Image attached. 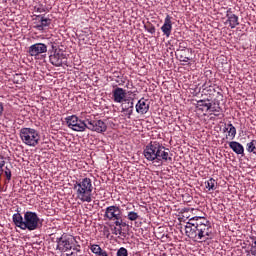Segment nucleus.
Instances as JSON below:
<instances>
[{
    "mask_svg": "<svg viewBox=\"0 0 256 256\" xmlns=\"http://www.w3.org/2000/svg\"><path fill=\"white\" fill-rule=\"evenodd\" d=\"M187 51V47L183 45V43H180L179 49L177 50L178 53H185Z\"/></svg>",
    "mask_w": 256,
    "mask_h": 256,
    "instance_id": "nucleus-37",
    "label": "nucleus"
},
{
    "mask_svg": "<svg viewBox=\"0 0 256 256\" xmlns=\"http://www.w3.org/2000/svg\"><path fill=\"white\" fill-rule=\"evenodd\" d=\"M231 15H234V14H233V11H231V8H229V9L227 10V12H226V17H227V19H228L229 16H231Z\"/></svg>",
    "mask_w": 256,
    "mask_h": 256,
    "instance_id": "nucleus-39",
    "label": "nucleus"
},
{
    "mask_svg": "<svg viewBox=\"0 0 256 256\" xmlns=\"http://www.w3.org/2000/svg\"><path fill=\"white\" fill-rule=\"evenodd\" d=\"M208 91H215V88L211 87L208 89Z\"/></svg>",
    "mask_w": 256,
    "mask_h": 256,
    "instance_id": "nucleus-41",
    "label": "nucleus"
},
{
    "mask_svg": "<svg viewBox=\"0 0 256 256\" xmlns=\"http://www.w3.org/2000/svg\"><path fill=\"white\" fill-rule=\"evenodd\" d=\"M12 221L16 227H19V229L23 230L24 224H25V218H23L19 210H17V213L13 214Z\"/></svg>",
    "mask_w": 256,
    "mask_h": 256,
    "instance_id": "nucleus-17",
    "label": "nucleus"
},
{
    "mask_svg": "<svg viewBox=\"0 0 256 256\" xmlns=\"http://www.w3.org/2000/svg\"><path fill=\"white\" fill-rule=\"evenodd\" d=\"M229 147L236 153V155H242V157L245 155V148L241 145V143L237 141L229 142Z\"/></svg>",
    "mask_w": 256,
    "mask_h": 256,
    "instance_id": "nucleus-16",
    "label": "nucleus"
},
{
    "mask_svg": "<svg viewBox=\"0 0 256 256\" xmlns=\"http://www.w3.org/2000/svg\"><path fill=\"white\" fill-rule=\"evenodd\" d=\"M41 220L39 216L35 212L27 211L24 213V228L23 231L26 229L28 231H35L41 227Z\"/></svg>",
    "mask_w": 256,
    "mask_h": 256,
    "instance_id": "nucleus-6",
    "label": "nucleus"
},
{
    "mask_svg": "<svg viewBox=\"0 0 256 256\" xmlns=\"http://www.w3.org/2000/svg\"><path fill=\"white\" fill-rule=\"evenodd\" d=\"M35 10L37 11V13H46L47 7L43 5H38V6H35Z\"/></svg>",
    "mask_w": 256,
    "mask_h": 256,
    "instance_id": "nucleus-33",
    "label": "nucleus"
},
{
    "mask_svg": "<svg viewBox=\"0 0 256 256\" xmlns=\"http://www.w3.org/2000/svg\"><path fill=\"white\" fill-rule=\"evenodd\" d=\"M104 217L108 221H119L121 219V208L115 205L107 207Z\"/></svg>",
    "mask_w": 256,
    "mask_h": 256,
    "instance_id": "nucleus-10",
    "label": "nucleus"
},
{
    "mask_svg": "<svg viewBox=\"0 0 256 256\" xmlns=\"http://www.w3.org/2000/svg\"><path fill=\"white\" fill-rule=\"evenodd\" d=\"M34 22V28L37 29V31H45L46 29H49V26L51 25V19L50 18H45L43 15H38L35 18Z\"/></svg>",
    "mask_w": 256,
    "mask_h": 256,
    "instance_id": "nucleus-12",
    "label": "nucleus"
},
{
    "mask_svg": "<svg viewBox=\"0 0 256 256\" xmlns=\"http://www.w3.org/2000/svg\"><path fill=\"white\" fill-rule=\"evenodd\" d=\"M65 121L69 129H72V131L83 132L87 129V117H85V120H80L76 115H72L66 117Z\"/></svg>",
    "mask_w": 256,
    "mask_h": 256,
    "instance_id": "nucleus-7",
    "label": "nucleus"
},
{
    "mask_svg": "<svg viewBox=\"0 0 256 256\" xmlns=\"http://www.w3.org/2000/svg\"><path fill=\"white\" fill-rule=\"evenodd\" d=\"M199 219H205L203 217H194L192 219L189 220V222H187L186 227H189V225H195L197 223V221H199Z\"/></svg>",
    "mask_w": 256,
    "mask_h": 256,
    "instance_id": "nucleus-32",
    "label": "nucleus"
},
{
    "mask_svg": "<svg viewBox=\"0 0 256 256\" xmlns=\"http://www.w3.org/2000/svg\"><path fill=\"white\" fill-rule=\"evenodd\" d=\"M208 111H211V113H214L215 117H219V115H221V107L213 106V104H211Z\"/></svg>",
    "mask_w": 256,
    "mask_h": 256,
    "instance_id": "nucleus-24",
    "label": "nucleus"
},
{
    "mask_svg": "<svg viewBox=\"0 0 256 256\" xmlns=\"http://www.w3.org/2000/svg\"><path fill=\"white\" fill-rule=\"evenodd\" d=\"M180 55V61H183L184 63L189 62L190 58L185 55V52L179 53Z\"/></svg>",
    "mask_w": 256,
    "mask_h": 256,
    "instance_id": "nucleus-36",
    "label": "nucleus"
},
{
    "mask_svg": "<svg viewBox=\"0 0 256 256\" xmlns=\"http://www.w3.org/2000/svg\"><path fill=\"white\" fill-rule=\"evenodd\" d=\"M3 111H5V107L3 106V103L0 102V117L3 116Z\"/></svg>",
    "mask_w": 256,
    "mask_h": 256,
    "instance_id": "nucleus-38",
    "label": "nucleus"
},
{
    "mask_svg": "<svg viewBox=\"0 0 256 256\" xmlns=\"http://www.w3.org/2000/svg\"><path fill=\"white\" fill-rule=\"evenodd\" d=\"M5 156L0 155V172L3 173V167H5Z\"/></svg>",
    "mask_w": 256,
    "mask_h": 256,
    "instance_id": "nucleus-35",
    "label": "nucleus"
},
{
    "mask_svg": "<svg viewBox=\"0 0 256 256\" xmlns=\"http://www.w3.org/2000/svg\"><path fill=\"white\" fill-rule=\"evenodd\" d=\"M144 28L146 29V31H148V33H151V35H154L155 33V27L153 24L148 23L144 26Z\"/></svg>",
    "mask_w": 256,
    "mask_h": 256,
    "instance_id": "nucleus-29",
    "label": "nucleus"
},
{
    "mask_svg": "<svg viewBox=\"0 0 256 256\" xmlns=\"http://www.w3.org/2000/svg\"><path fill=\"white\" fill-rule=\"evenodd\" d=\"M127 217L129 221H137V219H139V214L137 212H129Z\"/></svg>",
    "mask_w": 256,
    "mask_h": 256,
    "instance_id": "nucleus-28",
    "label": "nucleus"
},
{
    "mask_svg": "<svg viewBox=\"0 0 256 256\" xmlns=\"http://www.w3.org/2000/svg\"><path fill=\"white\" fill-rule=\"evenodd\" d=\"M20 139L29 147H37L41 136H39V132L33 128H21Z\"/></svg>",
    "mask_w": 256,
    "mask_h": 256,
    "instance_id": "nucleus-4",
    "label": "nucleus"
},
{
    "mask_svg": "<svg viewBox=\"0 0 256 256\" xmlns=\"http://www.w3.org/2000/svg\"><path fill=\"white\" fill-rule=\"evenodd\" d=\"M251 240H252V244H251L250 252H251V255L256 256V237H252Z\"/></svg>",
    "mask_w": 256,
    "mask_h": 256,
    "instance_id": "nucleus-27",
    "label": "nucleus"
},
{
    "mask_svg": "<svg viewBox=\"0 0 256 256\" xmlns=\"http://www.w3.org/2000/svg\"><path fill=\"white\" fill-rule=\"evenodd\" d=\"M73 189L76 191V197L82 203H91V193H93V183L90 178H83L80 181L74 183Z\"/></svg>",
    "mask_w": 256,
    "mask_h": 256,
    "instance_id": "nucleus-3",
    "label": "nucleus"
},
{
    "mask_svg": "<svg viewBox=\"0 0 256 256\" xmlns=\"http://www.w3.org/2000/svg\"><path fill=\"white\" fill-rule=\"evenodd\" d=\"M149 100L141 98L138 103L136 104V111L140 115H145L149 111Z\"/></svg>",
    "mask_w": 256,
    "mask_h": 256,
    "instance_id": "nucleus-15",
    "label": "nucleus"
},
{
    "mask_svg": "<svg viewBox=\"0 0 256 256\" xmlns=\"http://www.w3.org/2000/svg\"><path fill=\"white\" fill-rule=\"evenodd\" d=\"M171 16L167 15L164 24L161 27V31L167 37H171V31L173 30V22L171 21Z\"/></svg>",
    "mask_w": 256,
    "mask_h": 256,
    "instance_id": "nucleus-14",
    "label": "nucleus"
},
{
    "mask_svg": "<svg viewBox=\"0 0 256 256\" xmlns=\"http://www.w3.org/2000/svg\"><path fill=\"white\" fill-rule=\"evenodd\" d=\"M185 233L189 239L198 243L213 239V227L207 218H200L195 224L185 226Z\"/></svg>",
    "mask_w": 256,
    "mask_h": 256,
    "instance_id": "nucleus-1",
    "label": "nucleus"
},
{
    "mask_svg": "<svg viewBox=\"0 0 256 256\" xmlns=\"http://www.w3.org/2000/svg\"><path fill=\"white\" fill-rule=\"evenodd\" d=\"M206 189H208V191H215L217 189V181L213 178H210L206 182Z\"/></svg>",
    "mask_w": 256,
    "mask_h": 256,
    "instance_id": "nucleus-21",
    "label": "nucleus"
},
{
    "mask_svg": "<svg viewBox=\"0 0 256 256\" xmlns=\"http://www.w3.org/2000/svg\"><path fill=\"white\" fill-rule=\"evenodd\" d=\"M114 225H116V227H120V228L118 229L119 235H121V233H122V228H121V227H127V223L123 222V219H122V218L119 219V220H116V221L114 222Z\"/></svg>",
    "mask_w": 256,
    "mask_h": 256,
    "instance_id": "nucleus-25",
    "label": "nucleus"
},
{
    "mask_svg": "<svg viewBox=\"0 0 256 256\" xmlns=\"http://www.w3.org/2000/svg\"><path fill=\"white\" fill-rule=\"evenodd\" d=\"M86 129L95 131L96 133H105L107 131V124L103 120L95 119V116H86Z\"/></svg>",
    "mask_w": 256,
    "mask_h": 256,
    "instance_id": "nucleus-8",
    "label": "nucleus"
},
{
    "mask_svg": "<svg viewBox=\"0 0 256 256\" xmlns=\"http://www.w3.org/2000/svg\"><path fill=\"white\" fill-rule=\"evenodd\" d=\"M117 256H129V253L127 252V250L124 247H121L117 251Z\"/></svg>",
    "mask_w": 256,
    "mask_h": 256,
    "instance_id": "nucleus-34",
    "label": "nucleus"
},
{
    "mask_svg": "<svg viewBox=\"0 0 256 256\" xmlns=\"http://www.w3.org/2000/svg\"><path fill=\"white\" fill-rule=\"evenodd\" d=\"M71 250L70 251H66V254L65 255H71Z\"/></svg>",
    "mask_w": 256,
    "mask_h": 256,
    "instance_id": "nucleus-42",
    "label": "nucleus"
},
{
    "mask_svg": "<svg viewBox=\"0 0 256 256\" xmlns=\"http://www.w3.org/2000/svg\"><path fill=\"white\" fill-rule=\"evenodd\" d=\"M169 148L163 146V144L152 141L145 146L143 155L147 161L151 163H156L157 165H163V163H168V161H173V158L169 156Z\"/></svg>",
    "mask_w": 256,
    "mask_h": 256,
    "instance_id": "nucleus-2",
    "label": "nucleus"
},
{
    "mask_svg": "<svg viewBox=\"0 0 256 256\" xmlns=\"http://www.w3.org/2000/svg\"><path fill=\"white\" fill-rule=\"evenodd\" d=\"M4 175L7 179V181H11V177H12L11 169H9V167H7V166L5 167Z\"/></svg>",
    "mask_w": 256,
    "mask_h": 256,
    "instance_id": "nucleus-31",
    "label": "nucleus"
},
{
    "mask_svg": "<svg viewBox=\"0 0 256 256\" xmlns=\"http://www.w3.org/2000/svg\"><path fill=\"white\" fill-rule=\"evenodd\" d=\"M28 53L31 57H39L42 53H47V45L44 43H36L28 48Z\"/></svg>",
    "mask_w": 256,
    "mask_h": 256,
    "instance_id": "nucleus-11",
    "label": "nucleus"
},
{
    "mask_svg": "<svg viewBox=\"0 0 256 256\" xmlns=\"http://www.w3.org/2000/svg\"><path fill=\"white\" fill-rule=\"evenodd\" d=\"M66 256H81V249L74 246L73 251L70 254H66Z\"/></svg>",
    "mask_w": 256,
    "mask_h": 256,
    "instance_id": "nucleus-30",
    "label": "nucleus"
},
{
    "mask_svg": "<svg viewBox=\"0 0 256 256\" xmlns=\"http://www.w3.org/2000/svg\"><path fill=\"white\" fill-rule=\"evenodd\" d=\"M246 147L248 153H253L256 155V140H252L251 142L247 143Z\"/></svg>",
    "mask_w": 256,
    "mask_h": 256,
    "instance_id": "nucleus-23",
    "label": "nucleus"
},
{
    "mask_svg": "<svg viewBox=\"0 0 256 256\" xmlns=\"http://www.w3.org/2000/svg\"><path fill=\"white\" fill-rule=\"evenodd\" d=\"M112 97L114 103H123L127 97V92L125 89L117 87L112 91Z\"/></svg>",
    "mask_w": 256,
    "mask_h": 256,
    "instance_id": "nucleus-13",
    "label": "nucleus"
},
{
    "mask_svg": "<svg viewBox=\"0 0 256 256\" xmlns=\"http://www.w3.org/2000/svg\"><path fill=\"white\" fill-rule=\"evenodd\" d=\"M133 105V102H128V107L122 108V113H126L128 119H131V115H133Z\"/></svg>",
    "mask_w": 256,
    "mask_h": 256,
    "instance_id": "nucleus-22",
    "label": "nucleus"
},
{
    "mask_svg": "<svg viewBox=\"0 0 256 256\" xmlns=\"http://www.w3.org/2000/svg\"><path fill=\"white\" fill-rule=\"evenodd\" d=\"M56 242L58 251H61V253H67V251H71V249L75 247L77 240L73 236H62L57 238Z\"/></svg>",
    "mask_w": 256,
    "mask_h": 256,
    "instance_id": "nucleus-9",
    "label": "nucleus"
},
{
    "mask_svg": "<svg viewBox=\"0 0 256 256\" xmlns=\"http://www.w3.org/2000/svg\"><path fill=\"white\" fill-rule=\"evenodd\" d=\"M228 132V137L231 139H235V136L237 135V128L232 125V123H228L227 128H224V132Z\"/></svg>",
    "mask_w": 256,
    "mask_h": 256,
    "instance_id": "nucleus-20",
    "label": "nucleus"
},
{
    "mask_svg": "<svg viewBox=\"0 0 256 256\" xmlns=\"http://www.w3.org/2000/svg\"><path fill=\"white\" fill-rule=\"evenodd\" d=\"M211 100H198L196 104V109H199V111H203V107L206 108V111H209L211 108Z\"/></svg>",
    "mask_w": 256,
    "mask_h": 256,
    "instance_id": "nucleus-18",
    "label": "nucleus"
},
{
    "mask_svg": "<svg viewBox=\"0 0 256 256\" xmlns=\"http://www.w3.org/2000/svg\"><path fill=\"white\" fill-rule=\"evenodd\" d=\"M92 253H94L95 255H99L101 253V246L97 245V244H93L90 247Z\"/></svg>",
    "mask_w": 256,
    "mask_h": 256,
    "instance_id": "nucleus-26",
    "label": "nucleus"
},
{
    "mask_svg": "<svg viewBox=\"0 0 256 256\" xmlns=\"http://www.w3.org/2000/svg\"><path fill=\"white\" fill-rule=\"evenodd\" d=\"M49 60L54 67H63V65H67V55L63 50L57 48L55 44H52Z\"/></svg>",
    "mask_w": 256,
    "mask_h": 256,
    "instance_id": "nucleus-5",
    "label": "nucleus"
},
{
    "mask_svg": "<svg viewBox=\"0 0 256 256\" xmlns=\"http://www.w3.org/2000/svg\"><path fill=\"white\" fill-rule=\"evenodd\" d=\"M227 23H229V27L231 29H235V27H237V25H239V16L233 14V15H228L227 18Z\"/></svg>",
    "mask_w": 256,
    "mask_h": 256,
    "instance_id": "nucleus-19",
    "label": "nucleus"
},
{
    "mask_svg": "<svg viewBox=\"0 0 256 256\" xmlns=\"http://www.w3.org/2000/svg\"><path fill=\"white\" fill-rule=\"evenodd\" d=\"M98 255L99 256H109V254H107V251H103V249L100 251V253Z\"/></svg>",
    "mask_w": 256,
    "mask_h": 256,
    "instance_id": "nucleus-40",
    "label": "nucleus"
}]
</instances>
